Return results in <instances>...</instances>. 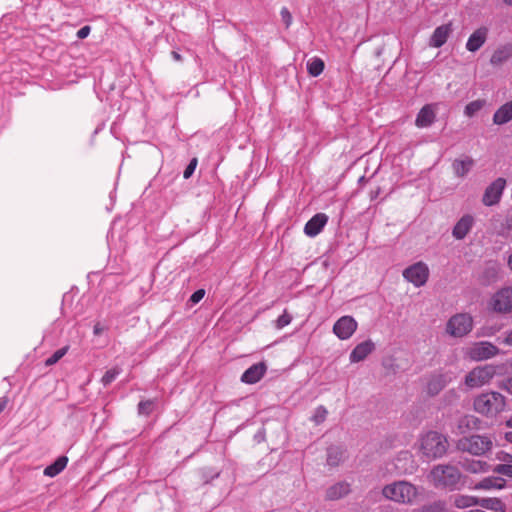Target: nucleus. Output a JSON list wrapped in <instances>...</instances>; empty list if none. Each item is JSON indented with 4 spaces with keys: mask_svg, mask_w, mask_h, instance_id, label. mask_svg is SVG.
<instances>
[{
    "mask_svg": "<svg viewBox=\"0 0 512 512\" xmlns=\"http://www.w3.org/2000/svg\"><path fill=\"white\" fill-rule=\"evenodd\" d=\"M507 406V398L497 391L482 392L473 399L474 411L490 420H497Z\"/></svg>",
    "mask_w": 512,
    "mask_h": 512,
    "instance_id": "obj_1",
    "label": "nucleus"
},
{
    "mask_svg": "<svg viewBox=\"0 0 512 512\" xmlns=\"http://www.w3.org/2000/svg\"><path fill=\"white\" fill-rule=\"evenodd\" d=\"M430 477L436 488L447 489L450 491L460 489L461 473L454 466H435L430 473Z\"/></svg>",
    "mask_w": 512,
    "mask_h": 512,
    "instance_id": "obj_2",
    "label": "nucleus"
},
{
    "mask_svg": "<svg viewBox=\"0 0 512 512\" xmlns=\"http://www.w3.org/2000/svg\"><path fill=\"white\" fill-rule=\"evenodd\" d=\"M382 494L385 498L402 504H410L418 495L417 488L407 481H397L384 486Z\"/></svg>",
    "mask_w": 512,
    "mask_h": 512,
    "instance_id": "obj_3",
    "label": "nucleus"
},
{
    "mask_svg": "<svg viewBox=\"0 0 512 512\" xmlns=\"http://www.w3.org/2000/svg\"><path fill=\"white\" fill-rule=\"evenodd\" d=\"M495 374L492 365L477 366L465 376L464 383L469 389L480 388L489 384Z\"/></svg>",
    "mask_w": 512,
    "mask_h": 512,
    "instance_id": "obj_4",
    "label": "nucleus"
},
{
    "mask_svg": "<svg viewBox=\"0 0 512 512\" xmlns=\"http://www.w3.org/2000/svg\"><path fill=\"white\" fill-rule=\"evenodd\" d=\"M403 278L419 288L424 286L430 275L428 265L423 261H418L403 270Z\"/></svg>",
    "mask_w": 512,
    "mask_h": 512,
    "instance_id": "obj_5",
    "label": "nucleus"
},
{
    "mask_svg": "<svg viewBox=\"0 0 512 512\" xmlns=\"http://www.w3.org/2000/svg\"><path fill=\"white\" fill-rule=\"evenodd\" d=\"M489 308L498 314L512 313V287H504L495 292L489 300Z\"/></svg>",
    "mask_w": 512,
    "mask_h": 512,
    "instance_id": "obj_6",
    "label": "nucleus"
},
{
    "mask_svg": "<svg viewBox=\"0 0 512 512\" xmlns=\"http://www.w3.org/2000/svg\"><path fill=\"white\" fill-rule=\"evenodd\" d=\"M473 327V319L467 313L456 314L447 322V332L455 337L468 334Z\"/></svg>",
    "mask_w": 512,
    "mask_h": 512,
    "instance_id": "obj_7",
    "label": "nucleus"
},
{
    "mask_svg": "<svg viewBox=\"0 0 512 512\" xmlns=\"http://www.w3.org/2000/svg\"><path fill=\"white\" fill-rule=\"evenodd\" d=\"M498 353V348L490 342L482 341L470 347L466 355L473 361H483Z\"/></svg>",
    "mask_w": 512,
    "mask_h": 512,
    "instance_id": "obj_8",
    "label": "nucleus"
},
{
    "mask_svg": "<svg viewBox=\"0 0 512 512\" xmlns=\"http://www.w3.org/2000/svg\"><path fill=\"white\" fill-rule=\"evenodd\" d=\"M506 187V180L502 177L494 180L484 191L482 202L485 206H494L501 200Z\"/></svg>",
    "mask_w": 512,
    "mask_h": 512,
    "instance_id": "obj_9",
    "label": "nucleus"
},
{
    "mask_svg": "<svg viewBox=\"0 0 512 512\" xmlns=\"http://www.w3.org/2000/svg\"><path fill=\"white\" fill-rule=\"evenodd\" d=\"M356 320L349 315L340 317L333 325L334 334L341 340L349 339L357 330Z\"/></svg>",
    "mask_w": 512,
    "mask_h": 512,
    "instance_id": "obj_10",
    "label": "nucleus"
},
{
    "mask_svg": "<svg viewBox=\"0 0 512 512\" xmlns=\"http://www.w3.org/2000/svg\"><path fill=\"white\" fill-rule=\"evenodd\" d=\"M420 448H446L448 440L446 435L439 431L429 430L419 438Z\"/></svg>",
    "mask_w": 512,
    "mask_h": 512,
    "instance_id": "obj_11",
    "label": "nucleus"
},
{
    "mask_svg": "<svg viewBox=\"0 0 512 512\" xmlns=\"http://www.w3.org/2000/svg\"><path fill=\"white\" fill-rule=\"evenodd\" d=\"M436 105L426 104L418 112L415 125L418 128H428L436 121Z\"/></svg>",
    "mask_w": 512,
    "mask_h": 512,
    "instance_id": "obj_12",
    "label": "nucleus"
},
{
    "mask_svg": "<svg viewBox=\"0 0 512 512\" xmlns=\"http://www.w3.org/2000/svg\"><path fill=\"white\" fill-rule=\"evenodd\" d=\"M267 366L264 362L251 365L241 376V381L246 384H255L265 375Z\"/></svg>",
    "mask_w": 512,
    "mask_h": 512,
    "instance_id": "obj_13",
    "label": "nucleus"
},
{
    "mask_svg": "<svg viewBox=\"0 0 512 512\" xmlns=\"http://www.w3.org/2000/svg\"><path fill=\"white\" fill-rule=\"evenodd\" d=\"M452 33V23H446L438 26L432 33L429 39V46L433 48H440L446 42L450 34Z\"/></svg>",
    "mask_w": 512,
    "mask_h": 512,
    "instance_id": "obj_14",
    "label": "nucleus"
},
{
    "mask_svg": "<svg viewBox=\"0 0 512 512\" xmlns=\"http://www.w3.org/2000/svg\"><path fill=\"white\" fill-rule=\"evenodd\" d=\"M328 222V216L324 213H317L307 221L304 232L309 237L317 236Z\"/></svg>",
    "mask_w": 512,
    "mask_h": 512,
    "instance_id": "obj_15",
    "label": "nucleus"
},
{
    "mask_svg": "<svg viewBox=\"0 0 512 512\" xmlns=\"http://www.w3.org/2000/svg\"><path fill=\"white\" fill-rule=\"evenodd\" d=\"M474 217L470 214L463 215L452 229V235L457 240L464 239L474 225Z\"/></svg>",
    "mask_w": 512,
    "mask_h": 512,
    "instance_id": "obj_16",
    "label": "nucleus"
},
{
    "mask_svg": "<svg viewBox=\"0 0 512 512\" xmlns=\"http://www.w3.org/2000/svg\"><path fill=\"white\" fill-rule=\"evenodd\" d=\"M375 349V344L371 340L363 341L357 344L349 355L351 363L363 361Z\"/></svg>",
    "mask_w": 512,
    "mask_h": 512,
    "instance_id": "obj_17",
    "label": "nucleus"
},
{
    "mask_svg": "<svg viewBox=\"0 0 512 512\" xmlns=\"http://www.w3.org/2000/svg\"><path fill=\"white\" fill-rule=\"evenodd\" d=\"M488 30L485 27L478 28L468 38L466 49L470 52L479 50L486 41Z\"/></svg>",
    "mask_w": 512,
    "mask_h": 512,
    "instance_id": "obj_18",
    "label": "nucleus"
},
{
    "mask_svg": "<svg viewBox=\"0 0 512 512\" xmlns=\"http://www.w3.org/2000/svg\"><path fill=\"white\" fill-rule=\"evenodd\" d=\"M451 379L446 374H436L430 377L427 383V393L430 396L439 394Z\"/></svg>",
    "mask_w": 512,
    "mask_h": 512,
    "instance_id": "obj_19",
    "label": "nucleus"
},
{
    "mask_svg": "<svg viewBox=\"0 0 512 512\" xmlns=\"http://www.w3.org/2000/svg\"><path fill=\"white\" fill-rule=\"evenodd\" d=\"M350 484L346 481L338 482L326 490V499L330 501L341 499L350 492Z\"/></svg>",
    "mask_w": 512,
    "mask_h": 512,
    "instance_id": "obj_20",
    "label": "nucleus"
},
{
    "mask_svg": "<svg viewBox=\"0 0 512 512\" xmlns=\"http://www.w3.org/2000/svg\"><path fill=\"white\" fill-rule=\"evenodd\" d=\"M512 120V100L500 106L493 115V123L504 125Z\"/></svg>",
    "mask_w": 512,
    "mask_h": 512,
    "instance_id": "obj_21",
    "label": "nucleus"
},
{
    "mask_svg": "<svg viewBox=\"0 0 512 512\" xmlns=\"http://www.w3.org/2000/svg\"><path fill=\"white\" fill-rule=\"evenodd\" d=\"M474 165V160L465 156L463 159H455L452 163V169L457 177L466 176Z\"/></svg>",
    "mask_w": 512,
    "mask_h": 512,
    "instance_id": "obj_22",
    "label": "nucleus"
},
{
    "mask_svg": "<svg viewBox=\"0 0 512 512\" xmlns=\"http://www.w3.org/2000/svg\"><path fill=\"white\" fill-rule=\"evenodd\" d=\"M68 463V457L65 455H62L58 457L52 464L48 465L44 471L43 474L48 477H55L58 474H60Z\"/></svg>",
    "mask_w": 512,
    "mask_h": 512,
    "instance_id": "obj_23",
    "label": "nucleus"
},
{
    "mask_svg": "<svg viewBox=\"0 0 512 512\" xmlns=\"http://www.w3.org/2000/svg\"><path fill=\"white\" fill-rule=\"evenodd\" d=\"M512 56V46L505 45L498 48L491 56L490 62L492 65H499L507 61Z\"/></svg>",
    "mask_w": 512,
    "mask_h": 512,
    "instance_id": "obj_24",
    "label": "nucleus"
},
{
    "mask_svg": "<svg viewBox=\"0 0 512 512\" xmlns=\"http://www.w3.org/2000/svg\"><path fill=\"white\" fill-rule=\"evenodd\" d=\"M480 419L474 415H465L459 419L458 428L462 433L478 428Z\"/></svg>",
    "mask_w": 512,
    "mask_h": 512,
    "instance_id": "obj_25",
    "label": "nucleus"
},
{
    "mask_svg": "<svg viewBox=\"0 0 512 512\" xmlns=\"http://www.w3.org/2000/svg\"><path fill=\"white\" fill-rule=\"evenodd\" d=\"M477 505L494 512H504L506 508L505 504L498 498H482Z\"/></svg>",
    "mask_w": 512,
    "mask_h": 512,
    "instance_id": "obj_26",
    "label": "nucleus"
},
{
    "mask_svg": "<svg viewBox=\"0 0 512 512\" xmlns=\"http://www.w3.org/2000/svg\"><path fill=\"white\" fill-rule=\"evenodd\" d=\"M461 464L467 471H470L472 473L486 472L489 469L488 463L483 462L481 460L465 459V461Z\"/></svg>",
    "mask_w": 512,
    "mask_h": 512,
    "instance_id": "obj_27",
    "label": "nucleus"
},
{
    "mask_svg": "<svg viewBox=\"0 0 512 512\" xmlns=\"http://www.w3.org/2000/svg\"><path fill=\"white\" fill-rule=\"evenodd\" d=\"M467 441L469 448H492V441L488 436L471 435Z\"/></svg>",
    "mask_w": 512,
    "mask_h": 512,
    "instance_id": "obj_28",
    "label": "nucleus"
},
{
    "mask_svg": "<svg viewBox=\"0 0 512 512\" xmlns=\"http://www.w3.org/2000/svg\"><path fill=\"white\" fill-rule=\"evenodd\" d=\"M324 67L323 60L318 57H314L307 63V71L313 77L319 76L323 72Z\"/></svg>",
    "mask_w": 512,
    "mask_h": 512,
    "instance_id": "obj_29",
    "label": "nucleus"
},
{
    "mask_svg": "<svg viewBox=\"0 0 512 512\" xmlns=\"http://www.w3.org/2000/svg\"><path fill=\"white\" fill-rule=\"evenodd\" d=\"M478 504V500L473 496L456 495L454 497V505L457 508H468Z\"/></svg>",
    "mask_w": 512,
    "mask_h": 512,
    "instance_id": "obj_30",
    "label": "nucleus"
},
{
    "mask_svg": "<svg viewBox=\"0 0 512 512\" xmlns=\"http://www.w3.org/2000/svg\"><path fill=\"white\" fill-rule=\"evenodd\" d=\"M504 486L505 480L503 478H485L478 485L482 489H502Z\"/></svg>",
    "mask_w": 512,
    "mask_h": 512,
    "instance_id": "obj_31",
    "label": "nucleus"
},
{
    "mask_svg": "<svg viewBox=\"0 0 512 512\" xmlns=\"http://www.w3.org/2000/svg\"><path fill=\"white\" fill-rule=\"evenodd\" d=\"M486 104L485 100L477 99L469 102L464 109V114L467 117H473L476 115Z\"/></svg>",
    "mask_w": 512,
    "mask_h": 512,
    "instance_id": "obj_32",
    "label": "nucleus"
},
{
    "mask_svg": "<svg viewBox=\"0 0 512 512\" xmlns=\"http://www.w3.org/2000/svg\"><path fill=\"white\" fill-rule=\"evenodd\" d=\"M122 372L121 367L114 366L113 368L107 370L105 374L101 378V383L103 386L110 385Z\"/></svg>",
    "mask_w": 512,
    "mask_h": 512,
    "instance_id": "obj_33",
    "label": "nucleus"
},
{
    "mask_svg": "<svg viewBox=\"0 0 512 512\" xmlns=\"http://www.w3.org/2000/svg\"><path fill=\"white\" fill-rule=\"evenodd\" d=\"M327 415H328V410L326 409V407H324L323 405H319L314 410V413L311 416L310 420L315 425H320V424H322L326 420Z\"/></svg>",
    "mask_w": 512,
    "mask_h": 512,
    "instance_id": "obj_34",
    "label": "nucleus"
},
{
    "mask_svg": "<svg viewBox=\"0 0 512 512\" xmlns=\"http://www.w3.org/2000/svg\"><path fill=\"white\" fill-rule=\"evenodd\" d=\"M446 502L443 500H437L433 503L424 505L421 507V512H446Z\"/></svg>",
    "mask_w": 512,
    "mask_h": 512,
    "instance_id": "obj_35",
    "label": "nucleus"
},
{
    "mask_svg": "<svg viewBox=\"0 0 512 512\" xmlns=\"http://www.w3.org/2000/svg\"><path fill=\"white\" fill-rule=\"evenodd\" d=\"M69 350V346H64L56 350L50 357L45 360L46 366H52L56 364L62 357L66 355Z\"/></svg>",
    "mask_w": 512,
    "mask_h": 512,
    "instance_id": "obj_36",
    "label": "nucleus"
},
{
    "mask_svg": "<svg viewBox=\"0 0 512 512\" xmlns=\"http://www.w3.org/2000/svg\"><path fill=\"white\" fill-rule=\"evenodd\" d=\"M155 400H143L138 403V413L140 415L149 416L153 412V408L155 406Z\"/></svg>",
    "mask_w": 512,
    "mask_h": 512,
    "instance_id": "obj_37",
    "label": "nucleus"
},
{
    "mask_svg": "<svg viewBox=\"0 0 512 512\" xmlns=\"http://www.w3.org/2000/svg\"><path fill=\"white\" fill-rule=\"evenodd\" d=\"M343 459V450H330L327 456V463L330 466H337Z\"/></svg>",
    "mask_w": 512,
    "mask_h": 512,
    "instance_id": "obj_38",
    "label": "nucleus"
},
{
    "mask_svg": "<svg viewBox=\"0 0 512 512\" xmlns=\"http://www.w3.org/2000/svg\"><path fill=\"white\" fill-rule=\"evenodd\" d=\"M291 321H292L291 315H289L287 313V311L285 310L283 312V314H281L277 318L275 326L277 329H282V328L286 327L287 325H289L291 323Z\"/></svg>",
    "mask_w": 512,
    "mask_h": 512,
    "instance_id": "obj_39",
    "label": "nucleus"
},
{
    "mask_svg": "<svg viewBox=\"0 0 512 512\" xmlns=\"http://www.w3.org/2000/svg\"><path fill=\"white\" fill-rule=\"evenodd\" d=\"M494 472L512 477V465L509 464H498L493 469Z\"/></svg>",
    "mask_w": 512,
    "mask_h": 512,
    "instance_id": "obj_40",
    "label": "nucleus"
},
{
    "mask_svg": "<svg viewBox=\"0 0 512 512\" xmlns=\"http://www.w3.org/2000/svg\"><path fill=\"white\" fill-rule=\"evenodd\" d=\"M281 19L283 23L285 24L286 28H289L292 24V15L287 7H283L280 11Z\"/></svg>",
    "mask_w": 512,
    "mask_h": 512,
    "instance_id": "obj_41",
    "label": "nucleus"
},
{
    "mask_svg": "<svg viewBox=\"0 0 512 512\" xmlns=\"http://www.w3.org/2000/svg\"><path fill=\"white\" fill-rule=\"evenodd\" d=\"M197 162H198L197 158H193L190 160L189 164L186 166V168L183 172V177L185 179H188L193 175V173L196 169V166H197Z\"/></svg>",
    "mask_w": 512,
    "mask_h": 512,
    "instance_id": "obj_42",
    "label": "nucleus"
},
{
    "mask_svg": "<svg viewBox=\"0 0 512 512\" xmlns=\"http://www.w3.org/2000/svg\"><path fill=\"white\" fill-rule=\"evenodd\" d=\"M205 296V290L204 289H198L196 290L191 296L189 301L193 304H196L200 302Z\"/></svg>",
    "mask_w": 512,
    "mask_h": 512,
    "instance_id": "obj_43",
    "label": "nucleus"
},
{
    "mask_svg": "<svg viewBox=\"0 0 512 512\" xmlns=\"http://www.w3.org/2000/svg\"><path fill=\"white\" fill-rule=\"evenodd\" d=\"M90 31H91V28L90 26L86 25V26H83L81 27L78 31H77V37L79 39H85L86 37H88V35L90 34Z\"/></svg>",
    "mask_w": 512,
    "mask_h": 512,
    "instance_id": "obj_44",
    "label": "nucleus"
},
{
    "mask_svg": "<svg viewBox=\"0 0 512 512\" xmlns=\"http://www.w3.org/2000/svg\"><path fill=\"white\" fill-rule=\"evenodd\" d=\"M106 330V327H104L101 323L97 322L93 327V334L95 336H99L103 333V331Z\"/></svg>",
    "mask_w": 512,
    "mask_h": 512,
    "instance_id": "obj_45",
    "label": "nucleus"
},
{
    "mask_svg": "<svg viewBox=\"0 0 512 512\" xmlns=\"http://www.w3.org/2000/svg\"><path fill=\"white\" fill-rule=\"evenodd\" d=\"M9 403V398L7 396L0 397V414L5 410Z\"/></svg>",
    "mask_w": 512,
    "mask_h": 512,
    "instance_id": "obj_46",
    "label": "nucleus"
},
{
    "mask_svg": "<svg viewBox=\"0 0 512 512\" xmlns=\"http://www.w3.org/2000/svg\"><path fill=\"white\" fill-rule=\"evenodd\" d=\"M504 343L508 346H512V329L506 332Z\"/></svg>",
    "mask_w": 512,
    "mask_h": 512,
    "instance_id": "obj_47",
    "label": "nucleus"
},
{
    "mask_svg": "<svg viewBox=\"0 0 512 512\" xmlns=\"http://www.w3.org/2000/svg\"><path fill=\"white\" fill-rule=\"evenodd\" d=\"M171 57L173 58L174 61L176 62H181L182 61V56L175 50H173L171 52Z\"/></svg>",
    "mask_w": 512,
    "mask_h": 512,
    "instance_id": "obj_48",
    "label": "nucleus"
},
{
    "mask_svg": "<svg viewBox=\"0 0 512 512\" xmlns=\"http://www.w3.org/2000/svg\"><path fill=\"white\" fill-rule=\"evenodd\" d=\"M487 272L488 273H491V276L492 277H496L497 273H498V268L496 266V264H494L493 266H491L490 268L487 269Z\"/></svg>",
    "mask_w": 512,
    "mask_h": 512,
    "instance_id": "obj_49",
    "label": "nucleus"
},
{
    "mask_svg": "<svg viewBox=\"0 0 512 512\" xmlns=\"http://www.w3.org/2000/svg\"><path fill=\"white\" fill-rule=\"evenodd\" d=\"M409 451L408 450H402L399 453V459H407L409 457Z\"/></svg>",
    "mask_w": 512,
    "mask_h": 512,
    "instance_id": "obj_50",
    "label": "nucleus"
},
{
    "mask_svg": "<svg viewBox=\"0 0 512 512\" xmlns=\"http://www.w3.org/2000/svg\"><path fill=\"white\" fill-rule=\"evenodd\" d=\"M505 439L507 440V442L512 444V432H507L505 434Z\"/></svg>",
    "mask_w": 512,
    "mask_h": 512,
    "instance_id": "obj_51",
    "label": "nucleus"
},
{
    "mask_svg": "<svg viewBox=\"0 0 512 512\" xmlns=\"http://www.w3.org/2000/svg\"><path fill=\"white\" fill-rule=\"evenodd\" d=\"M507 265L509 269L512 271V253L508 257Z\"/></svg>",
    "mask_w": 512,
    "mask_h": 512,
    "instance_id": "obj_52",
    "label": "nucleus"
},
{
    "mask_svg": "<svg viewBox=\"0 0 512 512\" xmlns=\"http://www.w3.org/2000/svg\"><path fill=\"white\" fill-rule=\"evenodd\" d=\"M437 451H438V453H435L434 457H442L446 450H437Z\"/></svg>",
    "mask_w": 512,
    "mask_h": 512,
    "instance_id": "obj_53",
    "label": "nucleus"
},
{
    "mask_svg": "<svg viewBox=\"0 0 512 512\" xmlns=\"http://www.w3.org/2000/svg\"><path fill=\"white\" fill-rule=\"evenodd\" d=\"M508 427H512V416L506 421Z\"/></svg>",
    "mask_w": 512,
    "mask_h": 512,
    "instance_id": "obj_54",
    "label": "nucleus"
},
{
    "mask_svg": "<svg viewBox=\"0 0 512 512\" xmlns=\"http://www.w3.org/2000/svg\"><path fill=\"white\" fill-rule=\"evenodd\" d=\"M506 5L512 6V0H503Z\"/></svg>",
    "mask_w": 512,
    "mask_h": 512,
    "instance_id": "obj_55",
    "label": "nucleus"
},
{
    "mask_svg": "<svg viewBox=\"0 0 512 512\" xmlns=\"http://www.w3.org/2000/svg\"><path fill=\"white\" fill-rule=\"evenodd\" d=\"M256 438H257V439L263 438V435H260V433H259V434H256Z\"/></svg>",
    "mask_w": 512,
    "mask_h": 512,
    "instance_id": "obj_56",
    "label": "nucleus"
},
{
    "mask_svg": "<svg viewBox=\"0 0 512 512\" xmlns=\"http://www.w3.org/2000/svg\"><path fill=\"white\" fill-rule=\"evenodd\" d=\"M256 438H257V439L263 438V435H260V433H259V434H256Z\"/></svg>",
    "mask_w": 512,
    "mask_h": 512,
    "instance_id": "obj_57",
    "label": "nucleus"
},
{
    "mask_svg": "<svg viewBox=\"0 0 512 512\" xmlns=\"http://www.w3.org/2000/svg\"><path fill=\"white\" fill-rule=\"evenodd\" d=\"M256 438H257V439L263 438V435H260V433H259V434H256Z\"/></svg>",
    "mask_w": 512,
    "mask_h": 512,
    "instance_id": "obj_58",
    "label": "nucleus"
},
{
    "mask_svg": "<svg viewBox=\"0 0 512 512\" xmlns=\"http://www.w3.org/2000/svg\"><path fill=\"white\" fill-rule=\"evenodd\" d=\"M472 455H473V456H479V455H480V453L475 452V453H472Z\"/></svg>",
    "mask_w": 512,
    "mask_h": 512,
    "instance_id": "obj_59",
    "label": "nucleus"
}]
</instances>
